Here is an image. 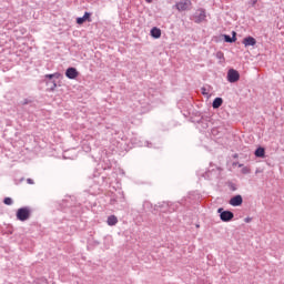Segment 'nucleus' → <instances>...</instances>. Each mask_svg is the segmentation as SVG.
I'll return each mask as SVG.
<instances>
[{
    "label": "nucleus",
    "instance_id": "17",
    "mask_svg": "<svg viewBox=\"0 0 284 284\" xmlns=\"http://www.w3.org/2000/svg\"><path fill=\"white\" fill-rule=\"evenodd\" d=\"M33 284H48V280H45L44 277H41L36 280Z\"/></svg>",
    "mask_w": 284,
    "mask_h": 284
},
{
    "label": "nucleus",
    "instance_id": "4",
    "mask_svg": "<svg viewBox=\"0 0 284 284\" xmlns=\"http://www.w3.org/2000/svg\"><path fill=\"white\" fill-rule=\"evenodd\" d=\"M207 19V14L205 13V9H197L193 14L194 23H203Z\"/></svg>",
    "mask_w": 284,
    "mask_h": 284
},
{
    "label": "nucleus",
    "instance_id": "11",
    "mask_svg": "<svg viewBox=\"0 0 284 284\" xmlns=\"http://www.w3.org/2000/svg\"><path fill=\"white\" fill-rule=\"evenodd\" d=\"M242 43L245 48H250V45L254 47L256 45V39L252 36H248L243 39Z\"/></svg>",
    "mask_w": 284,
    "mask_h": 284
},
{
    "label": "nucleus",
    "instance_id": "2",
    "mask_svg": "<svg viewBox=\"0 0 284 284\" xmlns=\"http://www.w3.org/2000/svg\"><path fill=\"white\" fill-rule=\"evenodd\" d=\"M217 214H220L223 223H230L234 219V213L232 211H223V207L217 209Z\"/></svg>",
    "mask_w": 284,
    "mask_h": 284
},
{
    "label": "nucleus",
    "instance_id": "16",
    "mask_svg": "<svg viewBox=\"0 0 284 284\" xmlns=\"http://www.w3.org/2000/svg\"><path fill=\"white\" fill-rule=\"evenodd\" d=\"M255 156H257V159H263L265 158V149L264 148H257L255 150Z\"/></svg>",
    "mask_w": 284,
    "mask_h": 284
},
{
    "label": "nucleus",
    "instance_id": "21",
    "mask_svg": "<svg viewBox=\"0 0 284 284\" xmlns=\"http://www.w3.org/2000/svg\"><path fill=\"white\" fill-rule=\"evenodd\" d=\"M230 187L233 192L236 190V186H234V184H230Z\"/></svg>",
    "mask_w": 284,
    "mask_h": 284
},
{
    "label": "nucleus",
    "instance_id": "1",
    "mask_svg": "<svg viewBox=\"0 0 284 284\" xmlns=\"http://www.w3.org/2000/svg\"><path fill=\"white\" fill-rule=\"evenodd\" d=\"M59 77H61V73L59 72L44 75V79H49V81H47V85L51 92H54V90L57 89V81L52 79H59Z\"/></svg>",
    "mask_w": 284,
    "mask_h": 284
},
{
    "label": "nucleus",
    "instance_id": "24",
    "mask_svg": "<svg viewBox=\"0 0 284 284\" xmlns=\"http://www.w3.org/2000/svg\"><path fill=\"white\" fill-rule=\"evenodd\" d=\"M146 1V3H152V0H145Z\"/></svg>",
    "mask_w": 284,
    "mask_h": 284
},
{
    "label": "nucleus",
    "instance_id": "6",
    "mask_svg": "<svg viewBox=\"0 0 284 284\" xmlns=\"http://www.w3.org/2000/svg\"><path fill=\"white\" fill-rule=\"evenodd\" d=\"M176 10H179V12H185V10H190V8H192V1L190 0H180L176 4H175Z\"/></svg>",
    "mask_w": 284,
    "mask_h": 284
},
{
    "label": "nucleus",
    "instance_id": "25",
    "mask_svg": "<svg viewBox=\"0 0 284 284\" xmlns=\"http://www.w3.org/2000/svg\"><path fill=\"white\" fill-rule=\"evenodd\" d=\"M85 150V152H90V148H88V149H84Z\"/></svg>",
    "mask_w": 284,
    "mask_h": 284
},
{
    "label": "nucleus",
    "instance_id": "18",
    "mask_svg": "<svg viewBox=\"0 0 284 284\" xmlns=\"http://www.w3.org/2000/svg\"><path fill=\"white\" fill-rule=\"evenodd\" d=\"M216 59H219L220 61H225V55L222 51L216 52Z\"/></svg>",
    "mask_w": 284,
    "mask_h": 284
},
{
    "label": "nucleus",
    "instance_id": "22",
    "mask_svg": "<svg viewBox=\"0 0 284 284\" xmlns=\"http://www.w3.org/2000/svg\"><path fill=\"white\" fill-rule=\"evenodd\" d=\"M253 6H256V3L258 2V0H251Z\"/></svg>",
    "mask_w": 284,
    "mask_h": 284
},
{
    "label": "nucleus",
    "instance_id": "14",
    "mask_svg": "<svg viewBox=\"0 0 284 284\" xmlns=\"http://www.w3.org/2000/svg\"><path fill=\"white\" fill-rule=\"evenodd\" d=\"M223 37H224V41L226 43H234L236 41V32L235 31H233V37L227 36V34H224Z\"/></svg>",
    "mask_w": 284,
    "mask_h": 284
},
{
    "label": "nucleus",
    "instance_id": "20",
    "mask_svg": "<svg viewBox=\"0 0 284 284\" xmlns=\"http://www.w3.org/2000/svg\"><path fill=\"white\" fill-rule=\"evenodd\" d=\"M27 183H29V185H34V181L32 179H28Z\"/></svg>",
    "mask_w": 284,
    "mask_h": 284
},
{
    "label": "nucleus",
    "instance_id": "5",
    "mask_svg": "<svg viewBox=\"0 0 284 284\" xmlns=\"http://www.w3.org/2000/svg\"><path fill=\"white\" fill-rule=\"evenodd\" d=\"M160 207V212H175L178 205L171 202H162L158 205Z\"/></svg>",
    "mask_w": 284,
    "mask_h": 284
},
{
    "label": "nucleus",
    "instance_id": "8",
    "mask_svg": "<svg viewBox=\"0 0 284 284\" xmlns=\"http://www.w3.org/2000/svg\"><path fill=\"white\" fill-rule=\"evenodd\" d=\"M78 77H79V71L77 70V68L70 67V68L67 69V71H65V78L67 79L74 80Z\"/></svg>",
    "mask_w": 284,
    "mask_h": 284
},
{
    "label": "nucleus",
    "instance_id": "12",
    "mask_svg": "<svg viewBox=\"0 0 284 284\" xmlns=\"http://www.w3.org/2000/svg\"><path fill=\"white\" fill-rule=\"evenodd\" d=\"M221 105H223V98H215L213 100L212 108L214 110H219V108H221Z\"/></svg>",
    "mask_w": 284,
    "mask_h": 284
},
{
    "label": "nucleus",
    "instance_id": "13",
    "mask_svg": "<svg viewBox=\"0 0 284 284\" xmlns=\"http://www.w3.org/2000/svg\"><path fill=\"white\" fill-rule=\"evenodd\" d=\"M151 37H153V39H161V29L154 27L151 29Z\"/></svg>",
    "mask_w": 284,
    "mask_h": 284
},
{
    "label": "nucleus",
    "instance_id": "23",
    "mask_svg": "<svg viewBox=\"0 0 284 284\" xmlns=\"http://www.w3.org/2000/svg\"><path fill=\"white\" fill-rule=\"evenodd\" d=\"M251 221H252V219H250V217L245 219V223H250Z\"/></svg>",
    "mask_w": 284,
    "mask_h": 284
},
{
    "label": "nucleus",
    "instance_id": "19",
    "mask_svg": "<svg viewBox=\"0 0 284 284\" xmlns=\"http://www.w3.org/2000/svg\"><path fill=\"white\" fill-rule=\"evenodd\" d=\"M3 203H4V205H12V199L11 197H6L3 200Z\"/></svg>",
    "mask_w": 284,
    "mask_h": 284
},
{
    "label": "nucleus",
    "instance_id": "3",
    "mask_svg": "<svg viewBox=\"0 0 284 284\" xmlns=\"http://www.w3.org/2000/svg\"><path fill=\"white\" fill-rule=\"evenodd\" d=\"M30 214H31L30 207L24 206L17 211L16 216L18 221H28V219H30Z\"/></svg>",
    "mask_w": 284,
    "mask_h": 284
},
{
    "label": "nucleus",
    "instance_id": "9",
    "mask_svg": "<svg viewBox=\"0 0 284 284\" xmlns=\"http://www.w3.org/2000/svg\"><path fill=\"white\" fill-rule=\"evenodd\" d=\"M230 205H232L233 207H239L240 205H243V196L241 195H235L233 197H231L230 200Z\"/></svg>",
    "mask_w": 284,
    "mask_h": 284
},
{
    "label": "nucleus",
    "instance_id": "7",
    "mask_svg": "<svg viewBox=\"0 0 284 284\" xmlns=\"http://www.w3.org/2000/svg\"><path fill=\"white\" fill-rule=\"evenodd\" d=\"M240 79H241V74L239 73V71H236L234 69H230L227 71L229 83H236V81H239Z\"/></svg>",
    "mask_w": 284,
    "mask_h": 284
},
{
    "label": "nucleus",
    "instance_id": "15",
    "mask_svg": "<svg viewBox=\"0 0 284 284\" xmlns=\"http://www.w3.org/2000/svg\"><path fill=\"white\" fill-rule=\"evenodd\" d=\"M108 225H116L119 223V219L115 215H111L106 220Z\"/></svg>",
    "mask_w": 284,
    "mask_h": 284
},
{
    "label": "nucleus",
    "instance_id": "10",
    "mask_svg": "<svg viewBox=\"0 0 284 284\" xmlns=\"http://www.w3.org/2000/svg\"><path fill=\"white\" fill-rule=\"evenodd\" d=\"M92 13L90 12H84V16L81 18H77V23L78 26H83L84 21H88L89 23H92Z\"/></svg>",
    "mask_w": 284,
    "mask_h": 284
}]
</instances>
